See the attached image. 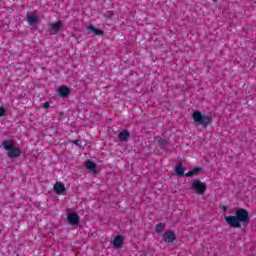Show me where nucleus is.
I'll list each match as a JSON object with an SVG mask.
<instances>
[{
  "label": "nucleus",
  "mask_w": 256,
  "mask_h": 256,
  "mask_svg": "<svg viewBox=\"0 0 256 256\" xmlns=\"http://www.w3.org/2000/svg\"><path fill=\"white\" fill-rule=\"evenodd\" d=\"M27 21L29 25H35L36 23L39 22V17L35 14H30L28 15Z\"/></svg>",
  "instance_id": "ddd939ff"
},
{
  "label": "nucleus",
  "mask_w": 256,
  "mask_h": 256,
  "mask_svg": "<svg viewBox=\"0 0 256 256\" xmlns=\"http://www.w3.org/2000/svg\"><path fill=\"white\" fill-rule=\"evenodd\" d=\"M72 143H73L74 145H81V144H80V143H81V140H79V139L72 140Z\"/></svg>",
  "instance_id": "4be33fe9"
},
{
  "label": "nucleus",
  "mask_w": 256,
  "mask_h": 256,
  "mask_svg": "<svg viewBox=\"0 0 256 256\" xmlns=\"http://www.w3.org/2000/svg\"><path fill=\"white\" fill-rule=\"evenodd\" d=\"M199 171H201L200 167H195L192 170L188 171L185 176L186 177H193V175H198Z\"/></svg>",
  "instance_id": "dca6fc26"
},
{
  "label": "nucleus",
  "mask_w": 256,
  "mask_h": 256,
  "mask_svg": "<svg viewBox=\"0 0 256 256\" xmlns=\"http://www.w3.org/2000/svg\"><path fill=\"white\" fill-rule=\"evenodd\" d=\"M49 107H51V103L45 102V103L43 104V108H44V109H49Z\"/></svg>",
  "instance_id": "aec40b11"
},
{
  "label": "nucleus",
  "mask_w": 256,
  "mask_h": 256,
  "mask_svg": "<svg viewBox=\"0 0 256 256\" xmlns=\"http://www.w3.org/2000/svg\"><path fill=\"white\" fill-rule=\"evenodd\" d=\"M213 1V3H217V0H212Z\"/></svg>",
  "instance_id": "b1692460"
},
{
  "label": "nucleus",
  "mask_w": 256,
  "mask_h": 256,
  "mask_svg": "<svg viewBox=\"0 0 256 256\" xmlns=\"http://www.w3.org/2000/svg\"><path fill=\"white\" fill-rule=\"evenodd\" d=\"M114 247H121L123 245V236L118 235L114 238L113 241Z\"/></svg>",
  "instance_id": "4468645a"
},
{
  "label": "nucleus",
  "mask_w": 256,
  "mask_h": 256,
  "mask_svg": "<svg viewBox=\"0 0 256 256\" xmlns=\"http://www.w3.org/2000/svg\"><path fill=\"white\" fill-rule=\"evenodd\" d=\"M5 113H7V110L3 106H1L0 107V117H5Z\"/></svg>",
  "instance_id": "6ab92c4d"
},
{
  "label": "nucleus",
  "mask_w": 256,
  "mask_h": 256,
  "mask_svg": "<svg viewBox=\"0 0 256 256\" xmlns=\"http://www.w3.org/2000/svg\"><path fill=\"white\" fill-rule=\"evenodd\" d=\"M156 140H157L158 145H167V140H165L161 137H157Z\"/></svg>",
  "instance_id": "a211bd4d"
},
{
  "label": "nucleus",
  "mask_w": 256,
  "mask_h": 256,
  "mask_svg": "<svg viewBox=\"0 0 256 256\" xmlns=\"http://www.w3.org/2000/svg\"><path fill=\"white\" fill-rule=\"evenodd\" d=\"M163 239L165 243H173L177 239V236L172 230H167L163 235Z\"/></svg>",
  "instance_id": "423d86ee"
},
{
  "label": "nucleus",
  "mask_w": 256,
  "mask_h": 256,
  "mask_svg": "<svg viewBox=\"0 0 256 256\" xmlns=\"http://www.w3.org/2000/svg\"><path fill=\"white\" fill-rule=\"evenodd\" d=\"M175 174L179 177H183L185 175V168H183V163L179 162L175 167Z\"/></svg>",
  "instance_id": "f8f14e48"
},
{
  "label": "nucleus",
  "mask_w": 256,
  "mask_h": 256,
  "mask_svg": "<svg viewBox=\"0 0 256 256\" xmlns=\"http://www.w3.org/2000/svg\"><path fill=\"white\" fill-rule=\"evenodd\" d=\"M53 189L56 195H63V193L67 191V188H65V184H63L62 182H56L53 186Z\"/></svg>",
  "instance_id": "0eeeda50"
},
{
  "label": "nucleus",
  "mask_w": 256,
  "mask_h": 256,
  "mask_svg": "<svg viewBox=\"0 0 256 256\" xmlns=\"http://www.w3.org/2000/svg\"><path fill=\"white\" fill-rule=\"evenodd\" d=\"M225 221L229 227H232L233 229H240L241 224L249 225L251 218H249V211H247V209L239 208L235 211L234 216H226Z\"/></svg>",
  "instance_id": "f257e3e1"
},
{
  "label": "nucleus",
  "mask_w": 256,
  "mask_h": 256,
  "mask_svg": "<svg viewBox=\"0 0 256 256\" xmlns=\"http://www.w3.org/2000/svg\"><path fill=\"white\" fill-rule=\"evenodd\" d=\"M221 209H222L223 211H227L228 207H227L226 205H224V206L221 207Z\"/></svg>",
  "instance_id": "5701e85b"
},
{
  "label": "nucleus",
  "mask_w": 256,
  "mask_h": 256,
  "mask_svg": "<svg viewBox=\"0 0 256 256\" xmlns=\"http://www.w3.org/2000/svg\"><path fill=\"white\" fill-rule=\"evenodd\" d=\"M50 29V35H57L59 31L63 28V21L58 20L56 22H52L48 24Z\"/></svg>",
  "instance_id": "39448f33"
},
{
  "label": "nucleus",
  "mask_w": 256,
  "mask_h": 256,
  "mask_svg": "<svg viewBox=\"0 0 256 256\" xmlns=\"http://www.w3.org/2000/svg\"><path fill=\"white\" fill-rule=\"evenodd\" d=\"M118 139L121 143H125L131 139V133H129L127 130H123L119 133Z\"/></svg>",
  "instance_id": "6e6552de"
},
{
  "label": "nucleus",
  "mask_w": 256,
  "mask_h": 256,
  "mask_svg": "<svg viewBox=\"0 0 256 256\" xmlns=\"http://www.w3.org/2000/svg\"><path fill=\"white\" fill-rule=\"evenodd\" d=\"M192 118L195 123H198V125H201L204 128L209 127V125H211V121H213L210 116L203 115L199 111H195L192 114Z\"/></svg>",
  "instance_id": "7ed1b4c3"
},
{
  "label": "nucleus",
  "mask_w": 256,
  "mask_h": 256,
  "mask_svg": "<svg viewBox=\"0 0 256 256\" xmlns=\"http://www.w3.org/2000/svg\"><path fill=\"white\" fill-rule=\"evenodd\" d=\"M80 221L79 216L77 215V213H70L68 214V222L70 225H78Z\"/></svg>",
  "instance_id": "9d476101"
},
{
  "label": "nucleus",
  "mask_w": 256,
  "mask_h": 256,
  "mask_svg": "<svg viewBox=\"0 0 256 256\" xmlns=\"http://www.w3.org/2000/svg\"><path fill=\"white\" fill-rule=\"evenodd\" d=\"M58 94L60 97H69L71 95V88L67 86H60L58 88Z\"/></svg>",
  "instance_id": "1a4fd4ad"
},
{
  "label": "nucleus",
  "mask_w": 256,
  "mask_h": 256,
  "mask_svg": "<svg viewBox=\"0 0 256 256\" xmlns=\"http://www.w3.org/2000/svg\"><path fill=\"white\" fill-rule=\"evenodd\" d=\"M191 188L198 194V195H205V191H207V184L201 182V180H192Z\"/></svg>",
  "instance_id": "20e7f679"
},
{
  "label": "nucleus",
  "mask_w": 256,
  "mask_h": 256,
  "mask_svg": "<svg viewBox=\"0 0 256 256\" xmlns=\"http://www.w3.org/2000/svg\"><path fill=\"white\" fill-rule=\"evenodd\" d=\"M163 231H165V223H158L156 225V232L163 233Z\"/></svg>",
  "instance_id": "f3484780"
},
{
  "label": "nucleus",
  "mask_w": 256,
  "mask_h": 256,
  "mask_svg": "<svg viewBox=\"0 0 256 256\" xmlns=\"http://www.w3.org/2000/svg\"><path fill=\"white\" fill-rule=\"evenodd\" d=\"M85 167L86 169H89L90 171H92V173H97V164H95V162L91 160H87L85 162Z\"/></svg>",
  "instance_id": "9b49d317"
},
{
  "label": "nucleus",
  "mask_w": 256,
  "mask_h": 256,
  "mask_svg": "<svg viewBox=\"0 0 256 256\" xmlns=\"http://www.w3.org/2000/svg\"><path fill=\"white\" fill-rule=\"evenodd\" d=\"M107 19H111L113 17V12L109 11L106 14Z\"/></svg>",
  "instance_id": "412c9836"
},
{
  "label": "nucleus",
  "mask_w": 256,
  "mask_h": 256,
  "mask_svg": "<svg viewBox=\"0 0 256 256\" xmlns=\"http://www.w3.org/2000/svg\"><path fill=\"white\" fill-rule=\"evenodd\" d=\"M88 29H89V31H92V33H94L95 35H103L105 33L103 30L97 29L93 25H89Z\"/></svg>",
  "instance_id": "2eb2a0df"
},
{
  "label": "nucleus",
  "mask_w": 256,
  "mask_h": 256,
  "mask_svg": "<svg viewBox=\"0 0 256 256\" xmlns=\"http://www.w3.org/2000/svg\"><path fill=\"white\" fill-rule=\"evenodd\" d=\"M2 145L7 151V156L10 159H17V157H21V148L16 147L13 140H4Z\"/></svg>",
  "instance_id": "f03ea898"
}]
</instances>
